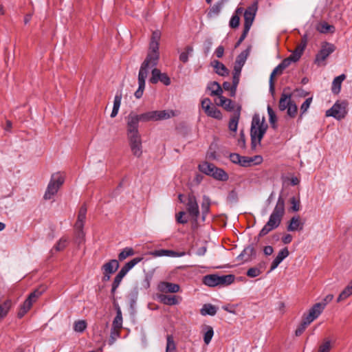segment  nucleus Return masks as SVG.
<instances>
[{"label":"nucleus","instance_id":"obj_49","mask_svg":"<svg viewBox=\"0 0 352 352\" xmlns=\"http://www.w3.org/2000/svg\"><path fill=\"white\" fill-rule=\"evenodd\" d=\"M193 51V48L191 46H188L186 48V52H184L179 55V60L183 63H186L188 60V54Z\"/></svg>","mask_w":352,"mask_h":352},{"label":"nucleus","instance_id":"obj_4","mask_svg":"<svg viewBox=\"0 0 352 352\" xmlns=\"http://www.w3.org/2000/svg\"><path fill=\"white\" fill-rule=\"evenodd\" d=\"M267 129V124L265 123L264 117L255 114L252 118L250 129L252 147L253 148H255L258 144H260Z\"/></svg>","mask_w":352,"mask_h":352},{"label":"nucleus","instance_id":"obj_26","mask_svg":"<svg viewBox=\"0 0 352 352\" xmlns=\"http://www.w3.org/2000/svg\"><path fill=\"white\" fill-rule=\"evenodd\" d=\"M212 66L214 67L215 72L220 76H224L229 74L228 69L226 67L218 60H214L212 62Z\"/></svg>","mask_w":352,"mask_h":352},{"label":"nucleus","instance_id":"obj_28","mask_svg":"<svg viewBox=\"0 0 352 352\" xmlns=\"http://www.w3.org/2000/svg\"><path fill=\"white\" fill-rule=\"evenodd\" d=\"M214 167L215 166L213 164L209 163L208 162H204L199 164L198 166L199 170L201 173L209 176L211 175Z\"/></svg>","mask_w":352,"mask_h":352},{"label":"nucleus","instance_id":"obj_53","mask_svg":"<svg viewBox=\"0 0 352 352\" xmlns=\"http://www.w3.org/2000/svg\"><path fill=\"white\" fill-rule=\"evenodd\" d=\"M287 109V113L288 116H289L290 117H292V118L296 116V115L297 113L298 108H297V105L295 103L292 102Z\"/></svg>","mask_w":352,"mask_h":352},{"label":"nucleus","instance_id":"obj_16","mask_svg":"<svg viewBox=\"0 0 352 352\" xmlns=\"http://www.w3.org/2000/svg\"><path fill=\"white\" fill-rule=\"evenodd\" d=\"M180 287L178 284L169 282H161L158 285V289L164 293H177L179 291Z\"/></svg>","mask_w":352,"mask_h":352},{"label":"nucleus","instance_id":"obj_1","mask_svg":"<svg viewBox=\"0 0 352 352\" xmlns=\"http://www.w3.org/2000/svg\"><path fill=\"white\" fill-rule=\"evenodd\" d=\"M175 116L172 110L148 111L140 115L130 113L126 118V135L132 153L140 157L142 153V138L139 122L167 120Z\"/></svg>","mask_w":352,"mask_h":352},{"label":"nucleus","instance_id":"obj_5","mask_svg":"<svg viewBox=\"0 0 352 352\" xmlns=\"http://www.w3.org/2000/svg\"><path fill=\"white\" fill-rule=\"evenodd\" d=\"M65 182V177L60 173L52 174L44 194V199L46 200L52 199L58 192V190Z\"/></svg>","mask_w":352,"mask_h":352},{"label":"nucleus","instance_id":"obj_41","mask_svg":"<svg viewBox=\"0 0 352 352\" xmlns=\"http://www.w3.org/2000/svg\"><path fill=\"white\" fill-rule=\"evenodd\" d=\"M210 201L206 197H204V201L201 204V212H202V219L205 220L206 214L209 212L210 210Z\"/></svg>","mask_w":352,"mask_h":352},{"label":"nucleus","instance_id":"obj_48","mask_svg":"<svg viewBox=\"0 0 352 352\" xmlns=\"http://www.w3.org/2000/svg\"><path fill=\"white\" fill-rule=\"evenodd\" d=\"M312 102V97L308 98L305 100V101L300 106V116H302L304 113H305L310 105Z\"/></svg>","mask_w":352,"mask_h":352},{"label":"nucleus","instance_id":"obj_9","mask_svg":"<svg viewBox=\"0 0 352 352\" xmlns=\"http://www.w3.org/2000/svg\"><path fill=\"white\" fill-rule=\"evenodd\" d=\"M258 6L257 3L254 2L251 6H250L244 12V28L246 30H250V28L252 25V23L254 20L256 12H257Z\"/></svg>","mask_w":352,"mask_h":352},{"label":"nucleus","instance_id":"obj_2","mask_svg":"<svg viewBox=\"0 0 352 352\" xmlns=\"http://www.w3.org/2000/svg\"><path fill=\"white\" fill-rule=\"evenodd\" d=\"M161 34L159 31L153 32L147 56L142 63L138 73V89L135 92V97L138 99L142 98L145 88L146 79L150 69L155 67L160 59L159 41Z\"/></svg>","mask_w":352,"mask_h":352},{"label":"nucleus","instance_id":"obj_62","mask_svg":"<svg viewBox=\"0 0 352 352\" xmlns=\"http://www.w3.org/2000/svg\"><path fill=\"white\" fill-rule=\"evenodd\" d=\"M122 278H120V276H116L114 280H113V284H112V288H111V293L112 294H114L116 289L119 287L121 281H122Z\"/></svg>","mask_w":352,"mask_h":352},{"label":"nucleus","instance_id":"obj_47","mask_svg":"<svg viewBox=\"0 0 352 352\" xmlns=\"http://www.w3.org/2000/svg\"><path fill=\"white\" fill-rule=\"evenodd\" d=\"M310 324V322H308L307 320H305L304 318L302 319V322L300 323V324L298 327L295 331V334L296 336H300L306 329L307 327Z\"/></svg>","mask_w":352,"mask_h":352},{"label":"nucleus","instance_id":"obj_21","mask_svg":"<svg viewBox=\"0 0 352 352\" xmlns=\"http://www.w3.org/2000/svg\"><path fill=\"white\" fill-rule=\"evenodd\" d=\"M217 105L223 107L226 110L231 111L234 109V104L230 99L226 98L223 96L219 97Z\"/></svg>","mask_w":352,"mask_h":352},{"label":"nucleus","instance_id":"obj_18","mask_svg":"<svg viewBox=\"0 0 352 352\" xmlns=\"http://www.w3.org/2000/svg\"><path fill=\"white\" fill-rule=\"evenodd\" d=\"M119 267V263L116 259H112L104 263L102 267L103 272L113 274Z\"/></svg>","mask_w":352,"mask_h":352},{"label":"nucleus","instance_id":"obj_8","mask_svg":"<svg viewBox=\"0 0 352 352\" xmlns=\"http://www.w3.org/2000/svg\"><path fill=\"white\" fill-rule=\"evenodd\" d=\"M186 210L188 215L192 220L197 221L199 215V209L195 196L193 194H189L186 203Z\"/></svg>","mask_w":352,"mask_h":352},{"label":"nucleus","instance_id":"obj_56","mask_svg":"<svg viewBox=\"0 0 352 352\" xmlns=\"http://www.w3.org/2000/svg\"><path fill=\"white\" fill-rule=\"evenodd\" d=\"M261 274V271L258 267L250 268L247 272V275L249 277L254 278L259 276Z\"/></svg>","mask_w":352,"mask_h":352},{"label":"nucleus","instance_id":"obj_10","mask_svg":"<svg viewBox=\"0 0 352 352\" xmlns=\"http://www.w3.org/2000/svg\"><path fill=\"white\" fill-rule=\"evenodd\" d=\"M86 214H87V208L85 206H82L80 207L78 219L75 223V228L77 230V236L80 239H82L84 236V233L82 231L84 227V223L86 219Z\"/></svg>","mask_w":352,"mask_h":352},{"label":"nucleus","instance_id":"obj_57","mask_svg":"<svg viewBox=\"0 0 352 352\" xmlns=\"http://www.w3.org/2000/svg\"><path fill=\"white\" fill-rule=\"evenodd\" d=\"M254 250L252 247H248L243 250L242 253L239 255L240 257H244L245 256H247L248 257L245 258V261H248L249 259V257L254 254Z\"/></svg>","mask_w":352,"mask_h":352},{"label":"nucleus","instance_id":"obj_32","mask_svg":"<svg viewBox=\"0 0 352 352\" xmlns=\"http://www.w3.org/2000/svg\"><path fill=\"white\" fill-rule=\"evenodd\" d=\"M217 311V308L211 305V304H206L203 306L201 309V314L203 316L210 315L214 316Z\"/></svg>","mask_w":352,"mask_h":352},{"label":"nucleus","instance_id":"obj_58","mask_svg":"<svg viewBox=\"0 0 352 352\" xmlns=\"http://www.w3.org/2000/svg\"><path fill=\"white\" fill-rule=\"evenodd\" d=\"M42 291H38V289H36L32 292L27 299H28L33 303L38 299V298L42 294Z\"/></svg>","mask_w":352,"mask_h":352},{"label":"nucleus","instance_id":"obj_60","mask_svg":"<svg viewBox=\"0 0 352 352\" xmlns=\"http://www.w3.org/2000/svg\"><path fill=\"white\" fill-rule=\"evenodd\" d=\"M186 214V212L184 211H181L176 214V221L179 223L185 224L188 222V219L186 218H184V216Z\"/></svg>","mask_w":352,"mask_h":352},{"label":"nucleus","instance_id":"obj_33","mask_svg":"<svg viewBox=\"0 0 352 352\" xmlns=\"http://www.w3.org/2000/svg\"><path fill=\"white\" fill-rule=\"evenodd\" d=\"M159 298L164 304L167 305H175L179 303V301L175 296L162 294Z\"/></svg>","mask_w":352,"mask_h":352},{"label":"nucleus","instance_id":"obj_44","mask_svg":"<svg viewBox=\"0 0 352 352\" xmlns=\"http://www.w3.org/2000/svg\"><path fill=\"white\" fill-rule=\"evenodd\" d=\"M87 328V322L84 320H79L74 322V330L76 332H82Z\"/></svg>","mask_w":352,"mask_h":352},{"label":"nucleus","instance_id":"obj_42","mask_svg":"<svg viewBox=\"0 0 352 352\" xmlns=\"http://www.w3.org/2000/svg\"><path fill=\"white\" fill-rule=\"evenodd\" d=\"M134 254L135 252L132 248H125L118 254V258L120 261H123L126 259L127 257L134 255Z\"/></svg>","mask_w":352,"mask_h":352},{"label":"nucleus","instance_id":"obj_11","mask_svg":"<svg viewBox=\"0 0 352 352\" xmlns=\"http://www.w3.org/2000/svg\"><path fill=\"white\" fill-rule=\"evenodd\" d=\"M149 81L152 84H156L158 81L162 82L165 85L170 84V79L166 73H162L157 68L151 69V77Z\"/></svg>","mask_w":352,"mask_h":352},{"label":"nucleus","instance_id":"obj_50","mask_svg":"<svg viewBox=\"0 0 352 352\" xmlns=\"http://www.w3.org/2000/svg\"><path fill=\"white\" fill-rule=\"evenodd\" d=\"M331 348V341L329 340H325L318 348V352H329Z\"/></svg>","mask_w":352,"mask_h":352},{"label":"nucleus","instance_id":"obj_17","mask_svg":"<svg viewBox=\"0 0 352 352\" xmlns=\"http://www.w3.org/2000/svg\"><path fill=\"white\" fill-rule=\"evenodd\" d=\"M289 250L287 248L282 249L277 254L273 262L272 263L270 272L275 270L278 265L289 256Z\"/></svg>","mask_w":352,"mask_h":352},{"label":"nucleus","instance_id":"obj_63","mask_svg":"<svg viewBox=\"0 0 352 352\" xmlns=\"http://www.w3.org/2000/svg\"><path fill=\"white\" fill-rule=\"evenodd\" d=\"M211 106V101L209 98H206L201 100V107L204 111H208Z\"/></svg>","mask_w":352,"mask_h":352},{"label":"nucleus","instance_id":"obj_31","mask_svg":"<svg viewBox=\"0 0 352 352\" xmlns=\"http://www.w3.org/2000/svg\"><path fill=\"white\" fill-rule=\"evenodd\" d=\"M248 54L246 52H242L237 57L234 63V69H242L243 66L244 65L246 59H247Z\"/></svg>","mask_w":352,"mask_h":352},{"label":"nucleus","instance_id":"obj_14","mask_svg":"<svg viewBox=\"0 0 352 352\" xmlns=\"http://www.w3.org/2000/svg\"><path fill=\"white\" fill-rule=\"evenodd\" d=\"M143 259L142 257H136L131 260L130 261L125 263V265L121 268L119 271L117 276H120V278H123L125 275L138 263H140Z\"/></svg>","mask_w":352,"mask_h":352},{"label":"nucleus","instance_id":"obj_20","mask_svg":"<svg viewBox=\"0 0 352 352\" xmlns=\"http://www.w3.org/2000/svg\"><path fill=\"white\" fill-rule=\"evenodd\" d=\"M345 78L346 75L341 74L333 79L331 87V91L333 94H338L340 93L341 89V85L342 82L345 80Z\"/></svg>","mask_w":352,"mask_h":352},{"label":"nucleus","instance_id":"obj_54","mask_svg":"<svg viewBox=\"0 0 352 352\" xmlns=\"http://www.w3.org/2000/svg\"><path fill=\"white\" fill-rule=\"evenodd\" d=\"M267 113L269 115V120L270 122L272 124V126L275 128V123L276 122V116L273 111V109L270 107V106L267 107Z\"/></svg>","mask_w":352,"mask_h":352},{"label":"nucleus","instance_id":"obj_23","mask_svg":"<svg viewBox=\"0 0 352 352\" xmlns=\"http://www.w3.org/2000/svg\"><path fill=\"white\" fill-rule=\"evenodd\" d=\"M240 118V108L232 116L228 127L231 131L236 132L238 127V123Z\"/></svg>","mask_w":352,"mask_h":352},{"label":"nucleus","instance_id":"obj_13","mask_svg":"<svg viewBox=\"0 0 352 352\" xmlns=\"http://www.w3.org/2000/svg\"><path fill=\"white\" fill-rule=\"evenodd\" d=\"M143 259L142 257H136L131 260L130 261L125 263V265L121 268L119 271L117 276H120V278H123L125 275L138 263H140Z\"/></svg>","mask_w":352,"mask_h":352},{"label":"nucleus","instance_id":"obj_59","mask_svg":"<svg viewBox=\"0 0 352 352\" xmlns=\"http://www.w3.org/2000/svg\"><path fill=\"white\" fill-rule=\"evenodd\" d=\"M254 162L252 157L241 156L239 164L242 166H248Z\"/></svg>","mask_w":352,"mask_h":352},{"label":"nucleus","instance_id":"obj_12","mask_svg":"<svg viewBox=\"0 0 352 352\" xmlns=\"http://www.w3.org/2000/svg\"><path fill=\"white\" fill-rule=\"evenodd\" d=\"M324 309V305L321 303H316L309 311L308 314L305 315L303 318L307 320L308 322L311 323L316 319Z\"/></svg>","mask_w":352,"mask_h":352},{"label":"nucleus","instance_id":"obj_34","mask_svg":"<svg viewBox=\"0 0 352 352\" xmlns=\"http://www.w3.org/2000/svg\"><path fill=\"white\" fill-rule=\"evenodd\" d=\"M352 295V285L349 283L343 291L340 294L338 297L337 302H341L349 298Z\"/></svg>","mask_w":352,"mask_h":352},{"label":"nucleus","instance_id":"obj_36","mask_svg":"<svg viewBox=\"0 0 352 352\" xmlns=\"http://www.w3.org/2000/svg\"><path fill=\"white\" fill-rule=\"evenodd\" d=\"M317 30L321 33L327 34L329 32H333L335 28L326 22H322L318 24Z\"/></svg>","mask_w":352,"mask_h":352},{"label":"nucleus","instance_id":"obj_6","mask_svg":"<svg viewBox=\"0 0 352 352\" xmlns=\"http://www.w3.org/2000/svg\"><path fill=\"white\" fill-rule=\"evenodd\" d=\"M346 107L347 102L346 101H337L331 109L326 111V116H331L340 120L347 114Z\"/></svg>","mask_w":352,"mask_h":352},{"label":"nucleus","instance_id":"obj_37","mask_svg":"<svg viewBox=\"0 0 352 352\" xmlns=\"http://www.w3.org/2000/svg\"><path fill=\"white\" fill-rule=\"evenodd\" d=\"M205 113L208 116L217 120H221L222 118V114L221 111L213 105L210 107V109H208V111H205Z\"/></svg>","mask_w":352,"mask_h":352},{"label":"nucleus","instance_id":"obj_15","mask_svg":"<svg viewBox=\"0 0 352 352\" xmlns=\"http://www.w3.org/2000/svg\"><path fill=\"white\" fill-rule=\"evenodd\" d=\"M151 254L155 257L170 256V257H181L186 255L185 252H177L170 250H158L151 252Z\"/></svg>","mask_w":352,"mask_h":352},{"label":"nucleus","instance_id":"obj_22","mask_svg":"<svg viewBox=\"0 0 352 352\" xmlns=\"http://www.w3.org/2000/svg\"><path fill=\"white\" fill-rule=\"evenodd\" d=\"M305 46H306L305 41L303 43L298 45L296 47V50L293 52V53L289 56V59L292 62L298 61L300 59V58L302 54V52L304 51V50L305 48Z\"/></svg>","mask_w":352,"mask_h":352},{"label":"nucleus","instance_id":"obj_25","mask_svg":"<svg viewBox=\"0 0 352 352\" xmlns=\"http://www.w3.org/2000/svg\"><path fill=\"white\" fill-rule=\"evenodd\" d=\"M219 278L218 275L210 274L204 277V283L209 287L219 285Z\"/></svg>","mask_w":352,"mask_h":352},{"label":"nucleus","instance_id":"obj_7","mask_svg":"<svg viewBox=\"0 0 352 352\" xmlns=\"http://www.w3.org/2000/svg\"><path fill=\"white\" fill-rule=\"evenodd\" d=\"M335 50L336 47L333 44L327 42L322 43L320 50L316 54L315 63L320 65Z\"/></svg>","mask_w":352,"mask_h":352},{"label":"nucleus","instance_id":"obj_24","mask_svg":"<svg viewBox=\"0 0 352 352\" xmlns=\"http://www.w3.org/2000/svg\"><path fill=\"white\" fill-rule=\"evenodd\" d=\"M210 176L219 181H227L228 179V175L223 169L216 166Z\"/></svg>","mask_w":352,"mask_h":352},{"label":"nucleus","instance_id":"obj_3","mask_svg":"<svg viewBox=\"0 0 352 352\" xmlns=\"http://www.w3.org/2000/svg\"><path fill=\"white\" fill-rule=\"evenodd\" d=\"M285 214V201L283 198L280 196L278 198L276 204L271 213L269 220L260 231L258 236H263L267 234L270 232L277 228L283 219Z\"/></svg>","mask_w":352,"mask_h":352},{"label":"nucleus","instance_id":"obj_39","mask_svg":"<svg viewBox=\"0 0 352 352\" xmlns=\"http://www.w3.org/2000/svg\"><path fill=\"white\" fill-rule=\"evenodd\" d=\"M283 70H284V69H283L282 67L280 66V65L279 64L272 71V72L270 75V85L271 91L274 90L273 78H274L275 76L281 74L283 73Z\"/></svg>","mask_w":352,"mask_h":352},{"label":"nucleus","instance_id":"obj_40","mask_svg":"<svg viewBox=\"0 0 352 352\" xmlns=\"http://www.w3.org/2000/svg\"><path fill=\"white\" fill-rule=\"evenodd\" d=\"M32 305V302L26 299L23 304L22 305L21 309L18 314L19 318L23 317L31 308Z\"/></svg>","mask_w":352,"mask_h":352},{"label":"nucleus","instance_id":"obj_61","mask_svg":"<svg viewBox=\"0 0 352 352\" xmlns=\"http://www.w3.org/2000/svg\"><path fill=\"white\" fill-rule=\"evenodd\" d=\"M120 328H114L112 327L111 330V340L113 342L120 336Z\"/></svg>","mask_w":352,"mask_h":352},{"label":"nucleus","instance_id":"obj_64","mask_svg":"<svg viewBox=\"0 0 352 352\" xmlns=\"http://www.w3.org/2000/svg\"><path fill=\"white\" fill-rule=\"evenodd\" d=\"M0 307H1V308L3 309V311L6 312V314H8L9 310L12 307V302L10 300H7L2 305H0Z\"/></svg>","mask_w":352,"mask_h":352},{"label":"nucleus","instance_id":"obj_38","mask_svg":"<svg viewBox=\"0 0 352 352\" xmlns=\"http://www.w3.org/2000/svg\"><path fill=\"white\" fill-rule=\"evenodd\" d=\"M222 3H217L209 10L208 16L210 18L217 16L222 9Z\"/></svg>","mask_w":352,"mask_h":352},{"label":"nucleus","instance_id":"obj_52","mask_svg":"<svg viewBox=\"0 0 352 352\" xmlns=\"http://www.w3.org/2000/svg\"><path fill=\"white\" fill-rule=\"evenodd\" d=\"M290 204L292 205V210L294 212H297L300 210V199L299 197H293L290 199Z\"/></svg>","mask_w":352,"mask_h":352},{"label":"nucleus","instance_id":"obj_27","mask_svg":"<svg viewBox=\"0 0 352 352\" xmlns=\"http://www.w3.org/2000/svg\"><path fill=\"white\" fill-rule=\"evenodd\" d=\"M121 100H122V94L120 92V93L118 92L116 94L114 100H113V109H112V111L111 113V118H115L118 115V111H119V109H120V107L121 104Z\"/></svg>","mask_w":352,"mask_h":352},{"label":"nucleus","instance_id":"obj_51","mask_svg":"<svg viewBox=\"0 0 352 352\" xmlns=\"http://www.w3.org/2000/svg\"><path fill=\"white\" fill-rule=\"evenodd\" d=\"M207 329H208V330L204 333V342L206 343V344H208L210 342V341L212 338L213 334H214L212 327H208Z\"/></svg>","mask_w":352,"mask_h":352},{"label":"nucleus","instance_id":"obj_43","mask_svg":"<svg viewBox=\"0 0 352 352\" xmlns=\"http://www.w3.org/2000/svg\"><path fill=\"white\" fill-rule=\"evenodd\" d=\"M219 285H227L231 284L234 280V276L232 274L219 276Z\"/></svg>","mask_w":352,"mask_h":352},{"label":"nucleus","instance_id":"obj_46","mask_svg":"<svg viewBox=\"0 0 352 352\" xmlns=\"http://www.w3.org/2000/svg\"><path fill=\"white\" fill-rule=\"evenodd\" d=\"M68 243V239L67 238L63 237L61 238L57 243L54 245V250L56 251H61L65 248Z\"/></svg>","mask_w":352,"mask_h":352},{"label":"nucleus","instance_id":"obj_35","mask_svg":"<svg viewBox=\"0 0 352 352\" xmlns=\"http://www.w3.org/2000/svg\"><path fill=\"white\" fill-rule=\"evenodd\" d=\"M112 327L114 328H120V329H122V311L119 307L116 309V316L115 317V318L113 321Z\"/></svg>","mask_w":352,"mask_h":352},{"label":"nucleus","instance_id":"obj_19","mask_svg":"<svg viewBox=\"0 0 352 352\" xmlns=\"http://www.w3.org/2000/svg\"><path fill=\"white\" fill-rule=\"evenodd\" d=\"M303 228V223L300 222L299 217H293L289 221L287 226V230L289 232H294L297 230H301Z\"/></svg>","mask_w":352,"mask_h":352},{"label":"nucleus","instance_id":"obj_29","mask_svg":"<svg viewBox=\"0 0 352 352\" xmlns=\"http://www.w3.org/2000/svg\"><path fill=\"white\" fill-rule=\"evenodd\" d=\"M291 96L289 94H283L279 100V109L284 111L287 109L292 102Z\"/></svg>","mask_w":352,"mask_h":352},{"label":"nucleus","instance_id":"obj_55","mask_svg":"<svg viewBox=\"0 0 352 352\" xmlns=\"http://www.w3.org/2000/svg\"><path fill=\"white\" fill-rule=\"evenodd\" d=\"M240 17L237 14H233L229 23V25L232 28H236L239 25Z\"/></svg>","mask_w":352,"mask_h":352},{"label":"nucleus","instance_id":"obj_45","mask_svg":"<svg viewBox=\"0 0 352 352\" xmlns=\"http://www.w3.org/2000/svg\"><path fill=\"white\" fill-rule=\"evenodd\" d=\"M166 352H175L176 346L171 336H167Z\"/></svg>","mask_w":352,"mask_h":352},{"label":"nucleus","instance_id":"obj_30","mask_svg":"<svg viewBox=\"0 0 352 352\" xmlns=\"http://www.w3.org/2000/svg\"><path fill=\"white\" fill-rule=\"evenodd\" d=\"M207 88L210 90L211 96H221V94L223 92L222 88L219 85V83L217 82H212L208 85Z\"/></svg>","mask_w":352,"mask_h":352}]
</instances>
